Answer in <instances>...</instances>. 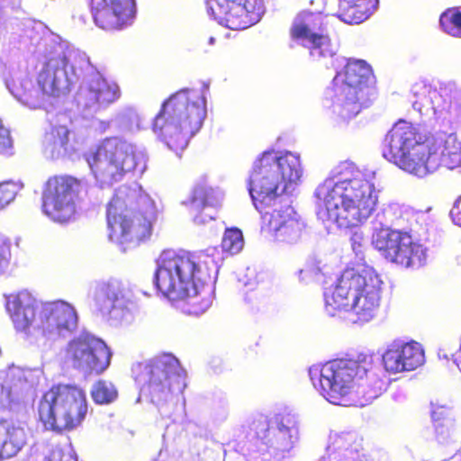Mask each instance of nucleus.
I'll use <instances>...</instances> for the list:
<instances>
[{
  "instance_id": "nucleus-26",
  "label": "nucleus",
  "mask_w": 461,
  "mask_h": 461,
  "mask_svg": "<svg viewBox=\"0 0 461 461\" xmlns=\"http://www.w3.org/2000/svg\"><path fill=\"white\" fill-rule=\"evenodd\" d=\"M84 95L87 105L106 107L119 98L120 89L117 85L105 78L95 77L88 82Z\"/></svg>"
},
{
  "instance_id": "nucleus-24",
  "label": "nucleus",
  "mask_w": 461,
  "mask_h": 461,
  "mask_svg": "<svg viewBox=\"0 0 461 461\" xmlns=\"http://www.w3.org/2000/svg\"><path fill=\"white\" fill-rule=\"evenodd\" d=\"M25 429L5 419H0V461L15 457L27 445Z\"/></svg>"
},
{
  "instance_id": "nucleus-32",
  "label": "nucleus",
  "mask_w": 461,
  "mask_h": 461,
  "mask_svg": "<svg viewBox=\"0 0 461 461\" xmlns=\"http://www.w3.org/2000/svg\"><path fill=\"white\" fill-rule=\"evenodd\" d=\"M439 25L445 33L461 39V6L447 8L439 16Z\"/></svg>"
},
{
  "instance_id": "nucleus-23",
  "label": "nucleus",
  "mask_w": 461,
  "mask_h": 461,
  "mask_svg": "<svg viewBox=\"0 0 461 461\" xmlns=\"http://www.w3.org/2000/svg\"><path fill=\"white\" fill-rule=\"evenodd\" d=\"M411 238L408 231L381 227L374 232L372 244L384 258L397 265Z\"/></svg>"
},
{
  "instance_id": "nucleus-4",
  "label": "nucleus",
  "mask_w": 461,
  "mask_h": 461,
  "mask_svg": "<svg viewBox=\"0 0 461 461\" xmlns=\"http://www.w3.org/2000/svg\"><path fill=\"white\" fill-rule=\"evenodd\" d=\"M459 147L448 136L443 149L427 132L403 119L387 131L383 142V156L400 169L419 177L433 173L442 158H460Z\"/></svg>"
},
{
  "instance_id": "nucleus-41",
  "label": "nucleus",
  "mask_w": 461,
  "mask_h": 461,
  "mask_svg": "<svg viewBox=\"0 0 461 461\" xmlns=\"http://www.w3.org/2000/svg\"><path fill=\"white\" fill-rule=\"evenodd\" d=\"M453 221L461 227V195L455 203L454 208L450 212Z\"/></svg>"
},
{
  "instance_id": "nucleus-35",
  "label": "nucleus",
  "mask_w": 461,
  "mask_h": 461,
  "mask_svg": "<svg viewBox=\"0 0 461 461\" xmlns=\"http://www.w3.org/2000/svg\"><path fill=\"white\" fill-rule=\"evenodd\" d=\"M19 191V185L13 181L0 183V210L13 203Z\"/></svg>"
},
{
  "instance_id": "nucleus-37",
  "label": "nucleus",
  "mask_w": 461,
  "mask_h": 461,
  "mask_svg": "<svg viewBox=\"0 0 461 461\" xmlns=\"http://www.w3.org/2000/svg\"><path fill=\"white\" fill-rule=\"evenodd\" d=\"M26 383L25 377L19 370H9L5 373L2 387L6 388V396L11 398V389Z\"/></svg>"
},
{
  "instance_id": "nucleus-34",
  "label": "nucleus",
  "mask_w": 461,
  "mask_h": 461,
  "mask_svg": "<svg viewBox=\"0 0 461 461\" xmlns=\"http://www.w3.org/2000/svg\"><path fill=\"white\" fill-rule=\"evenodd\" d=\"M244 245L242 232L238 228H229L224 231L221 240V249L230 254L239 253Z\"/></svg>"
},
{
  "instance_id": "nucleus-19",
  "label": "nucleus",
  "mask_w": 461,
  "mask_h": 461,
  "mask_svg": "<svg viewBox=\"0 0 461 461\" xmlns=\"http://www.w3.org/2000/svg\"><path fill=\"white\" fill-rule=\"evenodd\" d=\"M273 423L270 426L267 417L260 416L250 422L249 429L257 439L266 445L286 446L292 443L293 438H297V420L294 415L277 414Z\"/></svg>"
},
{
  "instance_id": "nucleus-2",
  "label": "nucleus",
  "mask_w": 461,
  "mask_h": 461,
  "mask_svg": "<svg viewBox=\"0 0 461 461\" xmlns=\"http://www.w3.org/2000/svg\"><path fill=\"white\" fill-rule=\"evenodd\" d=\"M153 283L157 290L170 301L183 303L189 315L204 313L212 303V271L205 262L185 249H165L157 258Z\"/></svg>"
},
{
  "instance_id": "nucleus-7",
  "label": "nucleus",
  "mask_w": 461,
  "mask_h": 461,
  "mask_svg": "<svg viewBox=\"0 0 461 461\" xmlns=\"http://www.w3.org/2000/svg\"><path fill=\"white\" fill-rule=\"evenodd\" d=\"M382 284L379 275L371 267H348L334 288L325 294V309L331 316L351 311L357 316L356 321L366 322L378 309Z\"/></svg>"
},
{
  "instance_id": "nucleus-33",
  "label": "nucleus",
  "mask_w": 461,
  "mask_h": 461,
  "mask_svg": "<svg viewBox=\"0 0 461 461\" xmlns=\"http://www.w3.org/2000/svg\"><path fill=\"white\" fill-rule=\"evenodd\" d=\"M90 394L96 404H110L118 398V390L112 382L100 379L93 384Z\"/></svg>"
},
{
  "instance_id": "nucleus-17",
  "label": "nucleus",
  "mask_w": 461,
  "mask_h": 461,
  "mask_svg": "<svg viewBox=\"0 0 461 461\" xmlns=\"http://www.w3.org/2000/svg\"><path fill=\"white\" fill-rule=\"evenodd\" d=\"M213 17L230 30H244L258 23L264 14L262 0H208Z\"/></svg>"
},
{
  "instance_id": "nucleus-5",
  "label": "nucleus",
  "mask_w": 461,
  "mask_h": 461,
  "mask_svg": "<svg viewBox=\"0 0 461 461\" xmlns=\"http://www.w3.org/2000/svg\"><path fill=\"white\" fill-rule=\"evenodd\" d=\"M315 196L324 206L320 217L346 230L364 225L377 210L379 201L375 183L360 172L333 184L322 183Z\"/></svg>"
},
{
  "instance_id": "nucleus-28",
  "label": "nucleus",
  "mask_w": 461,
  "mask_h": 461,
  "mask_svg": "<svg viewBox=\"0 0 461 461\" xmlns=\"http://www.w3.org/2000/svg\"><path fill=\"white\" fill-rule=\"evenodd\" d=\"M436 437L438 442L452 440L458 433L452 411L443 405H434L431 411Z\"/></svg>"
},
{
  "instance_id": "nucleus-21",
  "label": "nucleus",
  "mask_w": 461,
  "mask_h": 461,
  "mask_svg": "<svg viewBox=\"0 0 461 461\" xmlns=\"http://www.w3.org/2000/svg\"><path fill=\"white\" fill-rule=\"evenodd\" d=\"M384 369L392 374L412 371L424 363V351L415 341L391 345L383 355Z\"/></svg>"
},
{
  "instance_id": "nucleus-31",
  "label": "nucleus",
  "mask_w": 461,
  "mask_h": 461,
  "mask_svg": "<svg viewBox=\"0 0 461 461\" xmlns=\"http://www.w3.org/2000/svg\"><path fill=\"white\" fill-rule=\"evenodd\" d=\"M412 92L415 95H418L420 92L424 95H428L430 105L435 113H442L447 112L450 109V99L445 96L437 89L431 88L423 83H416L412 86Z\"/></svg>"
},
{
  "instance_id": "nucleus-18",
  "label": "nucleus",
  "mask_w": 461,
  "mask_h": 461,
  "mask_svg": "<svg viewBox=\"0 0 461 461\" xmlns=\"http://www.w3.org/2000/svg\"><path fill=\"white\" fill-rule=\"evenodd\" d=\"M95 24L104 31H120L130 25L135 14L134 0H89Z\"/></svg>"
},
{
  "instance_id": "nucleus-38",
  "label": "nucleus",
  "mask_w": 461,
  "mask_h": 461,
  "mask_svg": "<svg viewBox=\"0 0 461 461\" xmlns=\"http://www.w3.org/2000/svg\"><path fill=\"white\" fill-rule=\"evenodd\" d=\"M13 150V140L8 129L0 125V155H10Z\"/></svg>"
},
{
  "instance_id": "nucleus-13",
  "label": "nucleus",
  "mask_w": 461,
  "mask_h": 461,
  "mask_svg": "<svg viewBox=\"0 0 461 461\" xmlns=\"http://www.w3.org/2000/svg\"><path fill=\"white\" fill-rule=\"evenodd\" d=\"M86 185L69 175L49 177L42 191V211L52 221L66 223L76 214V203L86 194Z\"/></svg>"
},
{
  "instance_id": "nucleus-20",
  "label": "nucleus",
  "mask_w": 461,
  "mask_h": 461,
  "mask_svg": "<svg viewBox=\"0 0 461 461\" xmlns=\"http://www.w3.org/2000/svg\"><path fill=\"white\" fill-rule=\"evenodd\" d=\"M77 325V314L74 307L64 301L41 303L40 326L42 333L61 334L72 331Z\"/></svg>"
},
{
  "instance_id": "nucleus-25",
  "label": "nucleus",
  "mask_w": 461,
  "mask_h": 461,
  "mask_svg": "<svg viewBox=\"0 0 461 461\" xmlns=\"http://www.w3.org/2000/svg\"><path fill=\"white\" fill-rule=\"evenodd\" d=\"M198 224H204L215 218L213 213H203L206 209L215 208L219 204L218 197L211 186L197 185L194 187L191 195L185 202Z\"/></svg>"
},
{
  "instance_id": "nucleus-39",
  "label": "nucleus",
  "mask_w": 461,
  "mask_h": 461,
  "mask_svg": "<svg viewBox=\"0 0 461 461\" xmlns=\"http://www.w3.org/2000/svg\"><path fill=\"white\" fill-rule=\"evenodd\" d=\"M107 300L110 305L113 307V303L117 300V294L113 291L109 292V287L106 285H103L99 288L96 294V301L97 303H103Z\"/></svg>"
},
{
  "instance_id": "nucleus-15",
  "label": "nucleus",
  "mask_w": 461,
  "mask_h": 461,
  "mask_svg": "<svg viewBox=\"0 0 461 461\" xmlns=\"http://www.w3.org/2000/svg\"><path fill=\"white\" fill-rule=\"evenodd\" d=\"M69 58L66 51L53 52L46 60L37 77L38 87L34 88L32 81L23 79L19 86H14L13 94L22 103L37 108L46 97L58 96L59 94V72H65Z\"/></svg>"
},
{
  "instance_id": "nucleus-29",
  "label": "nucleus",
  "mask_w": 461,
  "mask_h": 461,
  "mask_svg": "<svg viewBox=\"0 0 461 461\" xmlns=\"http://www.w3.org/2000/svg\"><path fill=\"white\" fill-rule=\"evenodd\" d=\"M71 131L66 125H53L43 137L46 149L54 154L68 153L72 149Z\"/></svg>"
},
{
  "instance_id": "nucleus-11",
  "label": "nucleus",
  "mask_w": 461,
  "mask_h": 461,
  "mask_svg": "<svg viewBox=\"0 0 461 461\" xmlns=\"http://www.w3.org/2000/svg\"><path fill=\"white\" fill-rule=\"evenodd\" d=\"M336 78L341 85L336 95L335 111L343 120H349L368 105L375 81L374 71L366 61L349 59Z\"/></svg>"
},
{
  "instance_id": "nucleus-27",
  "label": "nucleus",
  "mask_w": 461,
  "mask_h": 461,
  "mask_svg": "<svg viewBox=\"0 0 461 461\" xmlns=\"http://www.w3.org/2000/svg\"><path fill=\"white\" fill-rule=\"evenodd\" d=\"M378 0H339L338 16L346 23H360L375 9Z\"/></svg>"
},
{
  "instance_id": "nucleus-30",
  "label": "nucleus",
  "mask_w": 461,
  "mask_h": 461,
  "mask_svg": "<svg viewBox=\"0 0 461 461\" xmlns=\"http://www.w3.org/2000/svg\"><path fill=\"white\" fill-rule=\"evenodd\" d=\"M408 245L402 254L397 266L405 268L422 267L427 260V249L412 237L410 239Z\"/></svg>"
},
{
  "instance_id": "nucleus-8",
  "label": "nucleus",
  "mask_w": 461,
  "mask_h": 461,
  "mask_svg": "<svg viewBox=\"0 0 461 461\" xmlns=\"http://www.w3.org/2000/svg\"><path fill=\"white\" fill-rule=\"evenodd\" d=\"M206 116V102L197 90L181 89L161 105L152 128L174 150H181L201 128Z\"/></svg>"
},
{
  "instance_id": "nucleus-40",
  "label": "nucleus",
  "mask_w": 461,
  "mask_h": 461,
  "mask_svg": "<svg viewBox=\"0 0 461 461\" xmlns=\"http://www.w3.org/2000/svg\"><path fill=\"white\" fill-rule=\"evenodd\" d=\"M364 235L362 232L356 231L350 237L351 248L354 251H360L363 247Z\"/></svg>"
},
{
  "instance_id": "nucleus-36",
  "label": "nucleus",
  "mask_w": 461,
  "mask_h": 461,
  "mask_svg": "<svg viewBox=\"0 0 461 461\" xmlns=\"http://www.w3.org/2000/svg\"><path fill=\"white\" fill-rule=\"evenodd\" d=\"M11 240L0 233V275L6 272L11 260Z\"/></svg>"
},
{
  "instance_id": "nucleus-12",
  "label": "nucleus",
  "mask_w": 461,
  "mask_h": 461,
  "mask_svg": "<svg viewBox=\"0 0 461 461\" xmlns=\"http://www.w3.org/2000/svg\"><path fill=\"white\" fill-rule=\"evenodd\" d=\"M87 162L95 178L103 182L118 181L140 165L133 147L118 137L104 139L88 156Z\"/></svg>"
},
{
  "instance_id": "nucleus-6",
  "label": "nucleus",
  "mask_w": 461,
  "mask_h": 461,
  "mask_svg": "<svg viewBox=\"0 0 461 461\" xmlns=\"http://www.w3.org/2000/svg\"><path fill=\"white\" fill-rule=\"evenodd\" d=\"M155 202L141 189L119 188L107 205L108 237L118 243H135L149 240L158 220Z\"/></svg>"
},
{
  "instance_id": "nucleus-1",
  "label": "nucleus",
  "mask_w": 461,
  "mask_h": 461,
  "mask_svg": "<svg viewBox=\"0 0 461 461\" xmlns=\"http://www.w3.org/2000/svg\"><path fill=\"white\" fill-rule=\"evenodd\" d=\"M302 176L300 159L291 152L277 156L267 151L255 163L249 191L255 207L262 213L261 230L279 242L295 243L304 225L290 204L282 205L278 196Z\"/></svg>"
},
{
  "instance_id": "nucleus-14",
  "label": "nucleus",
  "mask_w": 461,
  "mask_h": 461,
  "mask_svg": "<svg viewBox=\"0 0 461 461\" xmlns=\"http://www.w3.org/2000/svg\"><path fill=\"white\" fill-rule=\"evenodd\" d=\"M289 36L306 48L313 59L331 58L336 54L328 31L327 16L321 12H298L289 28Z\"/></svg>"
},
{
  "instance_id": "nucleus-10",
  "label": "nucleus",
  "mask_w": 461,
  "mask_h": 461,
  "mask_svg": "<svg viewBox=\"0 0 461 461\" xmlns=\"http://www.w3.org/2000/svg\"><path fill=\"white\" fill-rule=\"evenodd\" d=\"M87 407L83 389L71 384H55L42 394L39 402V420L48 429L70 431L82 423Z\"/></svg>"
},
{
  "instance_id": "nucleus-9",
  "label": "nucleus",
  "mask_w": 461,
  "mask_h": 461,
  "mask_svg": "<svg viewBox=\"0 0 461 461\" xmlns=\"http://www.w3.org/2000/svg\"><path fill=\"white\" fill-rule=\"evenodd\" d=\"M131 372L136 381L144 382L143 392L156 405L182 394L186 387V371L171 353H162L136 363Z\"/></svg>"
},
{
  "instance_id": "nucleus-3",
  "label": "nucleus",
  "mask_w": 461,
  "mask_h": 461,
  "mask_svg": "<svg viewBox=\"0 0 461 461\" xmlns=\"http://www.w3.org/2000/svg\"><path fill=\"white\" fill-rule=\"evenodd\" d=\"M373 356L360 353L356 357L334 359L321 366L311 367L312 384L332 404L366 405L385 390L384 379L375 374Z\"/></svg>"
},
{
  "instance_id": "nucleus-16",
  "label": "nucleus",
  "mask_w": 461,
  "mask_h": 461,
  "mask_svg": "<svg viewBox=\"0 0 461 461\" xmlns=\"http://www.w3.org/2000/svg\"><path fill=\"white\" fill-rule=\"evenodd\" d=\"M66 357L75 369L86 374L100 375L110 365L111 352L102 339L82 334L69 341Z\"/></svg>"
},
{
  "instance_id": "nucleus-22",
  "label": "nucleus",
  "mask_w": 461,
  "mask_h": 461,
  "mask_svg": "<svg viewBox=\"0 0 461 461\" xmlns=\"http://www.w3.org/2000/svg\"><path fill=\"white\" fill-rule=\"evenodd\" d=\"M5 308L16 331L28 332L36 318L37 311L40 312L41 303L31 293L23 290L9 295Z\"/></svg>"
}]
</instances>
